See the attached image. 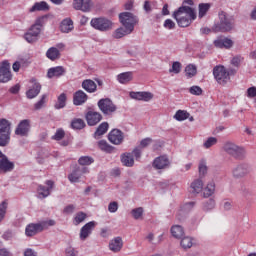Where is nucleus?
<instances>
[{
  "mask_svg": "<svg viewBox=\"0 0 256 256\" xmlns=\"http://www.w3.org/2000/svg\"><path fill=\"white\" fill-rule=\"evenodd\" d=\"M172 17L179 27H189L197 19V12L193 7L182 5L173 12Z\"/></svg>",
  "mask_w": 256,
  "mask_h": 256,
  "instance_id": "1",
  "label": "nucleus"
},
{
  "mask_svg": "<svg viewBox=\"0 0 256 256\" xmlns=\"http://www.w3.org/2000/svg\"><path fill=\"white\" fill-rule=\"evenodd\" d=\"M46 100L47 94L42 95L41 99L34 105L35 110L39 111V109H43V107H45Z\"/></svg>",
  "mask_w": 256,
  "mask_h": 256,
  "instance_id": "52",
  "label": "nucleus"
},
{
  "mask_svg": "<svg viewBox=\"0 0 256 256\" xmlns=\"http://www.w3.org/2000/svg\"><path fill=\"white\" fill-rule=\"evenodd\" d=\"M41 231H43L41 222L31 223L26 226L25 235L26 237H35V235H37V233H41Z\"/></svg>",
  "mask_w": 256,
  "mask_h": 256,
  "instance_id": "18",
  "label": "nucleus"
},
{
  "mask_svg": "<svg viewBox=\"0 0 256 256\" xmlns=\"http://www.w3.org/2000/svg\"><path fill=\"white\" fill-rule=\"evenodd\" d=\"M186 77L188 79H191L192 77H195L197 75V66L193 64H189L185 68Z\"/></svg>",
  "mask_w": 256,
  "mask_h": 256,
  "instance_id": "42",
  "label": "nucleus"
},
{
  "mask_svg": "<svg viewBox=\"0 0 256 256\" xmlns=\"http://www.w3.org/2000/svg\"><path fill=\"white\" fill-rule=\"evenodd\" d=\"M87 219V214L85 212H78L74 217V225H80Z\"/></svg>",
  "mask_w": 256,
  "mask_h": 256,
  "instance_id": "47",
  "label": "nucleus"
},
{
  "mask_svg": "<svg viewBox=\"0 0 256 256\" xmlns=\"http://www.w3.org/2000/svg\"><path fill=\"white\" fill-rule=\"evenodd\" d=\"M90 25L93 29H96V31H101L102 33L113 29V22L105 17L93 18Z\"/></svg>",
  "mask_w": 256,
  "mask_h": 256,
  "instance_id": "8",
  "label": "nucleus"
},
{
  "mask_svg": "<svg viewBox=\"0 0 256 256\" xmlns=\"http://www.w3.org/2000/svg\"><path fill=\"white\" fill-rule=\"evenodd\" d=\"M7 213V202L3 201L0 204V223L5 219V215Z\"/></svg>",
  "mask_w": 256,
  "mask_h": 256,
  "instance_id": "54",
  "label": "nucleus"
},
{
  "mask_svg": "<svg viewBox=\"0 0 256 256\" xmlns=\"http://www.w3.org/2000/svg\"><path fill=\"white\" fill-rule=\"evenodd\" d=\"M181 62L176 61L173 62L172 67L169 69V73H174L175 75H179L181 73Z\"/></svg>",
  "mask_w": 256,
  "mask_h": 256,
  "instance_id": "50",
  "label": "nucleus"
},
{
  "mask_svg": "<svg viewBox=\"0 0 256 256\" xmlns=\"http://www.w3.org/2000/svg\"><path fill=\"white\" fill-rule=\"evenodd\" d=\"M44 19L45 17L37 18L34 25L24 35V39L28 43H35L39 39V34L41 33V25H43Z\"/></svg>",
  "mask_w": 256,
  "mask_h": 256,
  "instance_id": "5",
  "label": "nucleus"
},
{
  "mask_svg": "<svg viewBox=\"0 0 256 256\" xmlns=\"http://www.w3.org/2000/svg\"><path fill=\"white\" fill-rule=\"evenodd\" d=\"M82 89L87 93H95L97 91V84L91 79H86L82 82Z\"/></svg>",
  "mask_w": 256,
  "mask_h": 256,
  "instance_id": "29",
  "label": "nucleus"
},
{
  "mask_svg": "<svg viewBox=\"0 0 256 256\" xmlns=\"http://www.w3.org/2000/svg\"><path fill=\"white\" fill-rule=\"evenodd\" d=\"M73 9L76 11H82V13H89L93 7L91 0H73Z\"/></svg>",
  "mask_w": 256,
  "mask_h": 256,
  "instance_id": "11",
  "label": "nucleus"
},
{
  "mask_svg": "<svg viewBox=\"0 0 256 256\" xmlns=\"http://www.w3.org/2000/svg\"><path fill=\"white\" fill-rule=\"evenodd\" d=\"M63 137H65V130L58 129L56 131L55 135L52 136V139H54V141H61V139H63Z\"/></svg>",
  "mask_w": 256,
  "mask_h": 256,
  "instance_id": "56",
  "label": "nucleus"
},
{
  "mask_svg": "<svg viewBox=\"0 0 256 256\" xmlns=\"http://www.w3.org/2000/svg\"><path fill=\"white\" fill-rule=\"evenodd\" d=\"M215 194V182L211 181L204 188L203 197L206 199Z\"/></svg>",
  "mask_w": 256,
  "mask_h": 256,
  "instance_id": "37",
  "label": "nucleus"
},
{
  "mask_svg": "<svg viewBox=\"0 0 256 256\" xmlns=\"http://www.w3.org/2000/svg\"><path fill=\"white\" fill-rule=\"evenodd\" d=\"M122 165L125 167H133L135 165V158L131 152H126L121 155Z\"/></svg>",
  "mask_w": 256,
  "mask_h": 256,
  "instance_id": "28",
  "label": "nucleus"
},
{
  "mask_svg": "<svg viewBox=\"0 0 256 256\" xmlns=\"http://www.w3.org/2000/svg\"><path fill=\"white\" fill-rule=\"evenodd\" d=\"M131 99H136V101H151L153 99V93L151 92H130Z\"/></svg>",
  "mask_w": 256,
  "mask_h": 256,
  "instance_id": "23",
  "label": "nucleus"
},
{
  "mask_svg": "<svg viewBox=\"0 0 256 256\" xmlns=\"http://www.w3.org/2000/svg\"><path fill=\"white\" fill-rule=\"evenodd\" d=\"M213 209H215V200L210 198L203 204V211H211Z\"/></svg>",
  "mask_w": 256,
  "mask_h": 256,
  "instance_id": "51",
  "label": "nucleus"
},
{
  "mask_svg": "<svg viewBox=\"0 0 256 256\" xmlns=\"http://www.w3.org/2000/svg\"><path fill=\"white\" fill-rule=\"evenodd\" d=\"M153 143V139L151 138H144L141 140L140 145L138 146L140 149H145V147H149Z\"/></svg>",
  "mask_w": 256,
  "mask_h": 256,
  "instance_id": "60",
  "label": "nucleus"
},
{
  "mask_svg": "<svg viewBox=\"0 0 256 256\" xmlns=\"http://www.w3.org/2000/svg\"><path fill=\"white\" fill-rule=\"evenodd\" d=\"M65 253H66V256H77V255H79V252L71 246L66 248Z\"/></svg>",
  "mask_w": 256,
  "mask_h": 256,
  "instance_id": "63",
  "label": "nucleus"
},
{
  "mask_svg": "<svg viewBox=\"0 0 256 256\" xmlns=\"http://www.w3.org/2000/svg\"><path fill=\"white\" fill-rule=\"evenodd\" d=\"M95 160L93 159V157L91 156H81L78 159V163L79 165L85 166V165H91L92 163H94Z\"/></svg>",
  "mask_w": 256,
  "mask_h": 256,
  "instance_id": "48",
  "label": "nucleus"
},
{
  "mask_svg": "<svg viewBox=\"0 0 256 256\" xmlns=\"http://www.w3.org/2000/svg\"><path fill=\"white\" fill-rule=\"evenodd\" d=\"M223 150L234 159H243L246 155L245 148L238 146L233 142H226L223 146Z\"/></svg>",
  "mask_w": 256,
  "mask_h": 256,
  "instance_id": "7",
  "label": "nucleus"
},
{
  "mask_svg": "<svg viewBox=\"0 0 256 256\" xmlns=\"http://www.w3.org/2000/svg\"><path fill=\"white\" fill-rule=\"evenodd\" d=\"M124 138L125 137L123 136V132L119 129H113L108 134V141H110V143H112L113 145H121Z\"/></svg>",
  "mask_w": 256,
  "mask_h": 256,
  "instance_id": "16",
  "label": "nucleus"
},
{
  "mask_svg": "<svg viewBox=\"0 0 256 256\" xmlns=\"http://www.w3.org/2000/svg\"><path fill=\"white\" fill-rule=\"evenodd\" d=\"M75 209H76L75 205L69 204L64 208L63 213H65V215H72V213H75Z\"/></svg>",
  "mask_w": 256,
  "mask_h": 256,
  "instance_id": "62",
  "label": "nucleus"
},
{
  "mask_svg": "<svg viewBox=\"0 0 256 256\" xmlns=\"http://www.w3.org/2000/svg\"><path fill=\"white\" fill-rule=\"evenodd\" d=\"M49 4L47 2H36L29 10L30 13H35V11H48Z\"/></svg>",
  "mask_w": 256,
  "mask_h": 256,
  "instance_id": "35",
  "label": "nucleus"
},
{
  "mask_svg": "<svg viewBox=\"0 0 256 256\" xmlns=\"http://www.w3.org/2000/svg\"><path fill=\"white\" fill-rule=\"evenodd\" d=\"M14 237H15V233H13V231L11 230H7L2 235V239H4V241H11V239H13Z\"/></svg>",
  "mask_w": 256,
  "mask_h": 256,
  "instance_id": "61",
  "label": "nucleus"
},
{
  "mask_svg": "<svg viewBox=\"0 0 256 256\" xmlns=\"http://www.w3.org/2000/svg\"><path fill=\"white\" fill-rule=\"evenodd\" d=\"M15 169V164L9 161V158L3 154L0 158V175L1 173H9Z\"/></svg>",
  "mask_w": 256,
  "mask_h": 256,
  "instance_id": "17",
  "label": "nucleus"
},
{
  "mask_svg": "<svg viewBox=\"0 0 256 256\" xmlns=\"http://www.w3.org/2000/svg\"><path fill=\"white\" fill-rule=\"evenodd\" d=\"M118 210H119V203H117L116 201L109 203L108 205L109 213H117Z\"/></svg>",
  "mask_w": 256,
  "mask_h": 256,
  "instance_id": "58",
  "label": "nucleus"
},
{
  "mask_svg": "<svg viewBox=\"0 0 256 256\" xmlns=\"http://www.w3.org/2000/svg\"><path fill=\"white\" fill-rule=\"evenodd\" d=\"M108 247L112 253H119L123 249V238L121 236L113 238L110 240Z\"/></svg>",
  "mask_w": 256,
  "mask_h": 256,
  "instance_id": "20",
  "label": "nucleus"
},
{
  "mask_svg": "<svg viewBox=\"0 0 256 256\" xmlns=\"http://www.w3.org/2000/svg\"><path fill=\"white\" fill-rule=\"evenodd\" d=\"M198 9H199V13H198L199 19H203V17H205L209 12V9H211V4L201 3L199 4Z\"/></svg>",
  "mask_w": 256,
  "mask_h": 256,
  "instance_id": "38",
  "label": "nucleus"
},
{
  "mask_svg": "<svg viewBox=\"0 0 256 256\" xmlns=\"http://www.w3.org/2000/svg\"><path fill=\"white\" fill-rule=\"evenodd\" d=\"M120 23L123 27H126L132 31L135 29V25H137L138 19L131 12H122L119 14Z\"/></svg>",
  "mask_w": 256,
  "mask_h": 256,
  "instance_id": "9",
  "label": "nucleus"
},
{
  "mask_svg": "<svg viewBox=\"0 0 256 256\" xmlns=\"http://www.w3.org/2000/svg\"><path fill=\"white\" fill-rule=\"evenodd\" d=\"M143 213H144L143 207H138L131 210V215L133 219H136V220L143 219Z\"/></svg>",
  "mask_w": 256,
  "mask_h": 256,
  "instance_id": "46",
  "label": "nucleus"
},
{
  "mask_svg": "<svg viewBox=\"0 0 256 256\" xmlns=\"http://www.w3.org/2000/svg\"><path fill=\"white\" fill-rule=\"evenodd\" d=\"M59 29L61 33H71V31L75 29V26L73 25V20H71V18H65L61 22Z\"/></svg>",
  "mask_w": 256,
  "mask_h": 256,
  "instance_id": "26",
  "label": "nucleus"
},
{
  "mask_svg": "<svg viewBox=\"0 0 256 256\" xmlns=\"http://www.w3.org/2000/svg\"><path fill=\"white\" fill-rule=\"evenodd\" d=\"M141 153H143V149L139 146L134 148V150L131 152L132 157H135L136 161H139V159H141Z\"/></svg>",
  "mask_w": 256,
  "mask_h": 256,
  "instance_id": "59",
  "label": "nucleus"
},
{
  "mask_svg": "<svg viewBox=\"0 0 256 256\" xmlns=\"http://www.w3.org/2000/svg\"><path fill=\"white\" fill-rule=\"evenodd\" d=\"M174 119H176V121H185V119H189V113L184 110H178L174 115Z\"/></svg>",
  "mask_w": 256,
  "mask_h": 256,
  "instance_id": "45",
  "label": "nucleus"
},
{
  "mask_svg": "<svg viewBox=\"0 0 256 256\" xmlns=\"http://www.w3.org/2000/svg\"><path fill=\"white\" fill-rule=\"evenodd\" d=\"M72 129L81 130L85 127V121L81 118H76L71 122Z\"/></svg>",
  "mask_w": 256,
  "mask_h": 256,
  "instance_id": "43",
  "label": "nucleus"
},
{
  "mask_svg": "<svg viewBox=\"0 0 256 256\" xmlns=\"http://www.w3.org/2000/svg\"><path fill=\"white\" fill-rule=\"evenodd\" d=\"M32 83H34L33 87L26 92V97L28 99H35V97L41 93V84L35 80H32Z\"/></svg>",
  "mask_w": 256,
  "mask_h": 256,
  "instance_id": "27",
  "label": "nucleus"
},
{
  "mask_svg": "<svg viewBox=\"0 0 256 256\" xmlns=\"http://www.w3.org/2000/svg\"><path fill=\"white\" fill-rule=\"evenodd\" d=\"M97 106L101 113L107 117H111L114 113H117V104L110 98H102L98 101Z\"/></svg>",
  "mask_w": 256,
  "mask_h": 256,
  "instance_id": "6",
  "label": "nucleus"
},
{
  "mask_svg": "<svg viewBox=\"0 0 256 256\" xmlns=\"http://www.w3.org/2000/svg\"><path fill=\"white\" fill-rule=\"evenodd\" d=\"M234 74H235V71L233 69H230L229 71H227L225 66L219 65L213 68L214 78L217 81V83H219V85H227L229 79H231L229 75H234Z\"/></svg>",
  "mask_w": 256,
  "mask_h": 256,
  "instance_id": "4",
  "label": "nucleus"
},
{
  "mask_svg": "<svg viewBox=\"0 0 256 256\" xmlns=\"http://www.w3.org/2000/svg\"><path fill=\"white\" fill-rule=\"evenodd\" d=\"M11 65L8 61H3L0 65V83L11 81Z\"/></svg>",
  "mask_w": 256,
  "mask_h": 256,
  "instance_id": "13",
  "label": "nucleus"
},
{
  "mask_svg": "<svg viewBox=\"0 0 256 256\" xmlns=\"http://www.w3.org/2000/svg\"><path fill=\"white\" fill-rule=\"evenodd\" d=\"M67 103V95L65 93H62L58 97V101L55 104V109H63Z\"/></svg>",
  "mask_w": 256,
  "mask_h": 256,
  "instance_id": "44",
  "label": "nucleus"
},
{
  "mask_svg": "<svg viewBox=\"0 0 256 256\" xmlns=\"http://www.w3.org/2000/svg\"><path fill=\"white\" fill-rule=\"evenodd\" d=\"M98 147L101 149V151H104L105 153H113V150L115 149L113 146L109 145L107 141L100 140L98 142Z\"/></svg>",
  "mask_w": 256,
  "mask_h": 256,
  "instance_id": "40",
  "label": "nucleus"
},
{
  "mask_svg": "<svg viewBox=\"0 0 256 256\" xmlns=\"http://www.w3.org/2000/svg\"><path fill=\"white\" fill-rule=\"evenodd\" d=\"M85 119L89 127H95L98 123L103 120V115L97 111L90 110L86 113Z\"/></svg>",
  "mask_w": 256,
  "mask_h": 256,
  "instance_id": "12",
  "label": "nucleus"
},
{
  "mask_svg": "<svg viewBox=\"0 0 256 256\" xmlns=\"http://www.w3.org/2000/svg\"><path fill=\"white\" fill-rule=\"evenodd\" d=\"M88 99L89 96H87L83 90H78L74 93L73 104L76 106L83 105L84 103H87Z\"/></svg>",
  "mask_w": 256,
  "mask_h": 256,
  "instance_id": "24",
  "label": "nucleus"
},
{
  "mask_svg": "<svg viewBox=\"0 0 256 256\" xmlns=\"http://www.w3.org/2000/svg\"><path fill=\"white\" fill-rule=\"evenodd\" d=\"M170 164L171 162H169V158L165 155L159 156L153 161V167L155 169H167Z\"/></svg>",
  "mask_w": 256,
  "mask_h": 256,
  "instance_id": "21",
  "label": "nucleus"
},
{
  "mask_svg": "<svg viewBox=\"0 0 256 256\" xmlns=\"http://www.w3.org/2000/svg\"><path fill=\"white\" fill-rule=\"evenodd\" d=\"M190 191L194 194L201 193L203 191V180L201 178L194 180L190 185Z\"/></svg>",
  "mask_w": 256,
  "mask_h": 256,
  "instance_id": "30",
  "label": "nucleus"
},
{
  "mask_svg": "<svg viewBox=\"0 0 256 256\" xmlns=\"http://www.w3.org/2000/svg\"><path fill=\"white\" fill-rule=\"evenodd\" d=\"M234 25L235 20L233 19V16L227 14V12L222 11L219 13V23L215 24L214 31L227 33L233 30Z\"/></svg>",
  "mask_w": 256,
  "mask_h": 256,
  "instance_id": "2",
  "label": "nucleus"
},
{
  "mask_svg": "<svg viewBox=\"0 0 256 256\" xmlns=\"http://www.w3.org/2000/svg\"><path fill=\"white\" fill-rule=\"evenodd\" d=\"M198 171H199V176L200 177H205L207 175V171H208L207 160L201 159L199 161Z\"/></svg>",
  "mask_w": 256,
  "mask_h": 256,
  "instance_id": "41",
  "label": "nucleus"
},
{
  "mask_svg": "<svg viewBox=\"0 0 256 256\" xmlns=\"http://www.w3.org/2000/svg\"><path fill=\"white\" fill-rule=\"evenodd\" d=\"M29 131H31V121L25 119L18 124L17 128L15 129V135L27 137V135H29Z\"/></svg>",
  "mask_w": 256,
  "mask_h": 256,
  "instance_id": "14",
  "label": "nucleus"
},
{
  "mask_svg": "<svg viewBox=\"0 0 256 256\" xmlns=\"http://www.w3.org/2000/svg\"><path fill=\"white\" fill-rule=\"evenodd\" d=\"M189 93H191V95L199 96L203 94V89H201L199 86H192L189 88Z\"/></svg>",
  "mask_w": 256,
  "mask_h": 256,
  "instance_id": "57",
  "label": "nucleus"
},
{
  "mask_svg": "<svg viewBox=\"0 0 256 256\" xmlns=\"http://www.w3.org/2000/svg\"><path fill=\"white\" fill-rule=\"evenodd\" d=\"M47 186L39 185L38 186V197L39 199H45L51 195V191H53V186L55 182L48 180L46 181Z\"/></svg>",
  "mask_w": 256,
  "mask_h": 256,
  "instance_id": "15",
  "label": "nucleus"
},
{
  "mask_svg": "<svg viewBox=\"0 0 256 256\" xmlns=\"http://www.w3.org/2000/svg\"><path fill=\"white\" fill-rule=\"evenodd\" d=\"M171 234L175 239H181L185 235V231L181 225H174L171 227Z\"/></svg>",
  "mask_w": 256,
  "mask_h": 256,
  "instance_id": "36",
  "label": "nucleus"
},
{
  "mask_svg": "<svg viewBox=\"0 0 256 256\" xmlns=\"http://www.w3.org/2000/svg\"><path fill=\"white\" fill-rule=\"evenodd\" d=\"M117 81L122 85H126L130 81H133V72H123L117 75Z\"/></svg>",
  "mask_w": 256,
  "mask_h": 256,
  "instance_id": "32",
  "label": "nucleus"
},
{
  "mask_svg": "<svg viewBox=\"0 0 256 256\" xmlns=\"http://www.w3.org/2000/svg\"><path fill=\"white\" fill-rule=\"evenodd\" d=\"M67 73V70L63 66H56L48 69L47 77L48 79H53V77H63Z\"/></svg>",
  "mask_w": 256,
  "mask_h": 256,
  "instance_id": "25",
  "label": "nucleus"
},
{
  "mask_svg": "<svg viewBox=\"0 0 256 256\" xmlns=\"http://www.w3.org/2000/svg\"><path fill=\"white\" fill-rule=\"evenodd\" d=\"M55 224V220H46L40 222V225L42 226V231H45V229H49V227H54Z\"/></svg>",
  "mask_w": 256,
  "mask_h": 256,
  "instance_id": "55",
  "label": "nucleus"
},
{
  "mask_svg": "<svg viewBox=\"0 0 256 256\" xmlns=\"http://www.w3.org/2000/svg\"><path fill=\"white\" fill-rule=\"evenodd\" d=\"M46 57L50 59V61H57L61 57V52L56 47H51L46 52Z\"/></svg>",
  "mask_w": 256,
  "mask_h": 256,
  "instance_id": "34",
  "label": "nucleus"
},
{
  "mask_svg": "<svg viewBox=\"0 0 256 256\" xmlns=\"http://www.w3.org/2000/svg\"><path fill=\"white\" fill-rule=\"evenodd\" d=\"M81 177V168H77L68 176V179L70 183H79V179H81Z\"/></svg>",
  "mask_w": 256,
  "mask_h": 256,
  "instance_id": "39",
  "label": "nucleus"
},
{
  "mask_svg": "<svg viewBox=\"0 0 256 256\" xmlns=\"http://www.w3.org/2000/svg\"><path fill=\"white\" fill-rule=\"evenodd\" d=\"M11 141V122L0 119V147H7Z\"/></svg>",
  "mask_w": 256,
  "mask_h": 256,
  "instance_id": "3",
  "label": "nucleus"
},
{
  "mask_svg": "<svg viewBox=\"0 0 256 256\" xmlns=\"http://www.w3.org/2000/svg\"><path fill=\"white\" fill-rule=\"evenodd\" d=\"M214 45L218 49H231V47H233V40L225 37H219L214 41Z\"/></svg>",
  "mask_w": 256,
  "mask_h": 256,
  "instance_id": "22",
  "label": "nucleus"
},
{
  "mask_svg": "<svg viewBox=\"0 0 256 256\" xmlns=\"http://www.w3.org/2000/svg\"><path fill=\"white\" fill-rule=\"evenodd\" d=\"M213 145H217V138L216 137H209L203 144L205 149H211Z\"/></svg>",
  "mask_w": 256,
  "mask_h": 256,
  "instance_id": "53",
  "label": "nucleus"
},
{
  "mask_svg": "<svg viewBox=\"0 0 256 256\" xmlns=\"http://www.w3.org/2000/svg\"><path fill=\"white\" fill-rule=\"evenodd\" d=\"M180 245L183 249H191V247H193V240L191 237H184L182 238Z\"/></svg>",
  "mask_w": 256,
  "mask_h": 256,
  "instance_id": "49",
  "label": "nucleus"
},
{
  "mask_svg": "<svg viewBox=\"0 0 256 256\" xmlns=\"http://www.w3.org/2000/svg\"><path fill=\"white\" fill-rule=\"evenodd\" d=\"M251 171V165H249V163L242 162L232 169V177H234V179H243V177H247Z\"/></svg>",
  "mask_w": 256,
  "mask_h": 256,
  "instance_id": "10",
  "label": "nucleus"
},
{
  "mask_svg": "<svg viewBox=\"0 0 256 256\" xmlns=\"http://www.w3.org/2000/svg\"><path fill=\"white\" fill-rule=\"evenodd\" d=\"M24 256H38V255H37V251L31 248H27L24 250Z\"/></svg>",
  "mask_w": 256,
  "mask_h": 256,
  "instance_id": "64",
  "label": "nucleus"
},
{
  "mask_svg": "<svg viewBox=\"0 0 256 256\" xmlns=\"http://www.w3.org/2000/svg\"><path fill=\"white\" fill-rule=\"evenodd\" d=\"M107 131H109V123L107 122H102L96 129L95 133H94V137L96 139H99V137L105 135V133H107Z\"/></svg>",
  "mask_w": 256,
  "mask_h": 256,
  "instance_id": "33",
  "label": "nucleus"
},
{
  "mask_svg": "<svg viewBox=\"0 0 256 256\" xmlns=\"http://www.w3.org/2000/svg\"><path fill=\"white\" fill-rule=\"evenodd\" d=\"M133 33V30L127 28V27H120L115 30L113 33L114 39H121L122 37H125V35H131Z\"/></svg>",
  "mask_w": 256,
  "mask_h": 256,
  "instance_id": "31",
  "label": "nucleus"
},
{
  "mask_svg": "<svg viewBox=\"0 0 256 256\" xmlns=\"http://www.w3.org/2000/svg\"><path fill=\"white\" fill-rule=\"evenodd\" d=\"M95 221H90L86 223L81 229H80V239L81 241H85L91 233H93V230L95 229Z\"/></svg>",
  "mask_w": 256,
  "mask_h": 256,
  "instance_id": "19",
  "label": "nucleus"
}]
</instances>
